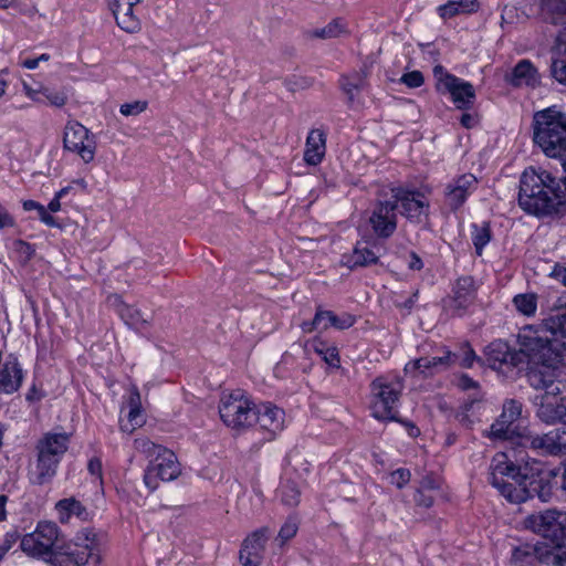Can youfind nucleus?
Returning <instances> with one entry per match:
<instances>
[{
    "mask_svg": "<svg viewBox=\"0 0 566 566\" xmlns=\"http://www.w3.org/2000/svg\"><path fill=\"white\" fill-rule=\"evenodd\" d=\"M56 509L60 512V521L65 523L72 514L81 517L85 513L84 506L75 499H64L56 503Z\"/></svg>",
    "mask_w": 566,
    "mask_h": 566,
    "instance_id": "72a5a7b5",
    "label": "nucleus"
},
{
    "mask_svg": "<svg viewBox=\"0 0 566 566\" xmlns=\"http://www.w3.org/2000/svg\"><path fill=\"white\" fill-rule=\"evenodd\" d=\"M107 6L112 13H116L118 10H120L123 7H127V4H138L140 0H106Z\"/></svg>",
    "mask_w": 566,
    "mask_h": 566,
    "instance_id": "bf43d9fd",
    "label": "nucleus"
},
{
    "mask_svg": "<svg viewBox=\"0 0 566 566\" xmlns=\"http://www.w3.org/2000/svg\"><path fill=\"white\" fill-rule=\"evenodd\" d=\"M391 199L400 205L401 214L411 222L420 223L422 216H427L428 202L421 199V195L401 187L391 188Z\"/></svg>",
    "mask_w": 566,
    "mask_h": 566,
    "instance_id": "2eb2a0df",
    "label": "nucleus"
},
{
    "mask_svg": "<svg viewBox=\"0 0 566 566\" xmlns=\"http://www.w3.org/2000/svg\"><path fill=\"white\" fill-rule=\"evenodd\" d=\"M45 96L52 105L57 107H61L66 103V96L60 92H49Z\"/></svg>",
    "mask_w": 566,
    "mask_h": 566,
    "instance_id": "052dcab7",
    "label": "nucleus"
},
{
    "mask_svg": "<svg viewBox=\"0 0 566 566\" xmlns=\"http://www.w3.org/2000/svg\"><path fill=\"white\" fill-rule=\"evenodd\" d=\"M148 107L147 101H134L130 103L122 104L119 107V112L123 116H138L144 113Z\"/></svg>",
    "mask_w": 566,
    "mask_h": 566,
    "instance_id": "a19ab883",
    "label": "nucleus"
},
{
    "mask_svg": "<svg viewBox=\"0 0 566 566\" xmlns=\"http://www.w3.org/2000/svg\"><path fill=\"white\" fill-rule=\"evenodd\" d=\"M553 556H556V548H551L547 545L525 544L513 551L511 562L514 566H533L535 562L553 566V562H551Z\"/></svg>",
    "mask_w": 566,
    "mask_h": 566,
    "instance_id": "dca6fc26",
    "label": "nucleus"
},
{
    "mask_svg": "<svg viewBox=\"0 0 566 566\" xmlns=\"http://www.w3.org/2000/svg\"><path fill=\"white\" fill-rule=\"evenodd\" d=\"M219 413L222 421L233 429L250 427L256 420L254 405L241 390H235L221 398Z\"/></svg>",
    "mask_w": 566,
    "mask_h": 566,
    "instance_id": "0eeeda50",
    "label": "nucleus"
},
{
    "mask_svg": "<svg viewBox=\"0 0 566 566\" xmlns=\"http://www.w3.org/2000/svg\"><path fill=\"white\" fill-rule=\"evenodd\" d=\"M411 473L408 469H397L390 473V483L396 485L398 489H402L410 481Z\"/></svg>",
    "mask_w": 566,
    "mask_h": 566,
    "instance_id": "c03bdc74",
    "label": "nucleus"
},
{
    "mask_svg": "<svg viewBox=\"0 0 566 566\" xmlns=\"http://www.w3.org/2000/svg\"><path fill=\"white\" fill-rule=\"evenodd\" d=\"M474 401H470L463 405L461 410H459L455 415L457 420L467 429H470L473 424V420L471 419L469 411L473 407Z\"/></svg>",
    "mask_w": 566,
    "mask_h": 566,
    "instance_id": "de8ad7c7",
    "label": "nucleus"
},
{
    "mask_svg": "<svg viewBox=\"0 0 566 566\" xmlns=\"http://www.w3.org/2000/svg\"><path fill=\"white\" fill-rule=\"evenodd\" d=\"M400 81L408 87L416 88L423 84L424 78L420 71H412L403 74Z\"/></svg>",
    "mask_w": 566,
    "mask_h": 566,
    "instance_id": "49530a36",
    "label": "nucleus"
},
{
    "mask_svg": "<svg viewBox=\"0 0 566 566\" xmlns=\"http://www.w3.org/2000/svg\"><path fill=\"white\" fill-rule=\"evenodd\" d=\"M505 81L514 87H536L539 84V75L530 60H521L512 72L505 75Z\"/></svg>",
    "mask_w": 566,
    "mask_h": 566,
    "instance_id": "6ab92c4d",
    "label": "nucleus"
},
{
    "mask_svg": "<svg viewBox=\"0 0 566 566\" xmlns=\"http://www.w3.org/2000/svg\"><path fill=\"white\" fill-rule=\"evenodd\" d=\"M113 298L114 303L117 304V311L120 317L125 321L126 324L132 326L149 325L151 321L150 315L145 317L139 310L123 303L117 295H114Z\"/></svg>",
    "mask_w": 566,
    "mask_h": 566,
    "instance_id": "7c9ffc66",
    "label": "nucleus"
},
{
    "mask_svg": "<svg viewBox=\"0 0 566 566\" xmlns=\"http://www.w3.org/2000/svg\"><path fill=\"white\" fill-rule=\"evenodd\" d=\"M72 559L73 566H98L101 563V555L98 546H90L88 544L75 543L69 546L60 560Z\"/></svg>",
    "mask_w": 566,
    "mask_h": 566,
    "instance_id": "a211bd4d",
    "label": "nucleus"
},
{
    "mask_svg": "<svg viewBox=\"0 0 566 566\" xmlns=\"http://www.w3.org/2000/svg\"><path fill=\"white\" fill-rule=\"evenodd\" d=\"M490 239V229L488 227H482L481 229L476 230L475 234L473 235V244L479 255L482 254V250L489 243Z\"/></svg>",
    "mask_w": 566,
    "mask_h": 566,
    "instance_id": "79ce46f5",
    "label": "nucleus"
},
{
    "mask_svg": "<svg viewBox=\"0 0 566 566\" xmlns=\"http://www.w3.org/2000/svg\"><path fill=\"white\" fill-rule=\"evenodd\" d=\"M326 137L319 129L310 132L306 138V148L304 151V160L311 166L318 165L325 156Z\"/></svg>",
    "mask_w": 566,
    "mask_h": 566,
    "instance_id": "5701e85b",
    "label": "nucleus"
},
{
    "mask_svg": "<svg viewBox=\"0 0 566 566\" xmlns=\"http://www.w3.org/2000/svg\"><path fill=\"white\" fill-rule=\"evenodd\" d=\"M522 405L516 400L506 401L500 418L491 426L490 436L494 439L507 440L515 433L514 422L520 418Z\"/></svg>",
    "mask_w": 566,
    "mask_h": 566,
    "instance_id": "f3484780",
    "label": "nucleus"
},
{
    "mask_svg": "<svg viewBox=\"0 0 566 566\" xmlns=\"http://www.w3.org/2000/svg\"><path fill=\"white\" fill-rule=\"evenodd\" d=\"M347 25L346 22L342 18L333 19L327 25L323 28H317L312 31H308L307 35L311 39H336L342 36L343 34H347Z\"/></svg>",
    "mask_w": 566,
    "mask_h": 566,
    "instance_id": "c756f323",
    "label": "nucleus"
},
{
    "mask_svg": "<svg viewBox=\"0 0 566 566\" xmlns=\"http://www.w3.org/2000/svg\"><path fill=\"white\" fill-rule=\"evenodd\" d=\"M521 443L547 455L566 454V422L544 434L527 433L521 437Z\"/></svg>",
    "mask_w": 566,
    "mask_h": 566,
    "instance_id": "9b49d317",
    "label": "nucleus"
},
{
    "mask_svg": "<svg viewBox=\"0 0 566 566\" xmlns=\"http://www.w3.org/2000/svg\"><path fill=\"white\" fill-rule=\"evenodd\" d=\"M475 298L474 281L471 276L458 279L453 296L443 300V311L450 316H461Z\"/></svg>",
    "mask_w": 566,
    "mask_h": 566,
    "instance_id": "4468645a",
    "label": "nucleus"
},
{
    "mask_svg": "<svg viewBox=\"0 0 566 566\" xmlns=\"http://www.w3.org/2000/svg\"><path fill=\"white\" fill-rule=\"evenodd\" d=\"M557 51L560 55L566 56V31L562 32L557 38ZM551 72L553 77L560 84L566 83V61L555 60L552 63Z\"/></svg>",
    "mask_w": 566,
    "mask_h": 566,
    "instance_id": "473e14b6",
    "label": "nucleus"
},
{
    "mask_svg": "<svg viewBox=\"0 0 566 566\" xmlns=\"http://www.w3.org/2000/svg\"><path fill=\"white\" fill-rule=\"evenodd\" d=\"M135 6L136 4H127V7H123L120 10L113 14L117 25L127 33H137L142 29L140 20L134 13Z\"/></svg>",
    "mask_w": 566,
    "mask_h": 566,
    "instance_id": "c85d7f7f",
    "label": "nucleus"
},
{
    "mask_svg": "<svg viewBox=\"0 0 566 566\" xmlns=\"http://www.w3.org/2000/svg\"><path fill=\"white\" fill-rule=\"evenodd\" d=\"M530 385L537 389L543 390L548 382V380L553 377L552 375H545L539 370H532L527 375Z\"/></svg>",
    "mask_w": 566,
    "mask_h": 566,
    "instance_id": "a18cd8bd",
    "label": "nucleus"
},
{
    "mask_svg": "<svg viewBox=\"0 0 566 566\" xmlns=\"http://www.w3.org/2000/svg\"><path fill=\"white\" fill-rule=\"evenodd\" d=\"M518 205L536 217H563L566 213V187L549 171L528 167L520 178Z\"/></svg>",
    "mask_w": 566,
    "mask_h": 566,
    "instance_id": "7ed1b4c3",
    "label": "nucleus"
},
{
    "mask_svg": "<svg viewBox=\"0 0 566 566\" xmlns=\"http://www.w3.org/2000/svg\"><path fill=\"white\" fill-rule=\"evenodd\" d=\"M59 538V528L52 522L39 523L36 530L24 535L21 539V549L31 556H42L52 553Z\"/></svg>",
    "mask_w": 566,
    "mask_h": 566,
    "instance_id": "9d476101",
    "label": "nucleus"
},
{
    "mask_svg": "<svg viewBox=\"0 0 566 566\" xmlns=\"http://www.w3.org/2000/svg\"><path fill=\"white\" fill-rule=\"evenodd\" d=\"M317 312L321 321V329L323 331L327 329L329 326L337 329H347L356 322V317L349 313H342L337 315L332 311L321 308H317Z\"/></svg>",
    "mask_w": 566,
    "mask_h": 566,
    "instance_id": "cd10ccee",
    "label": "nucleus"
},
{
    "mask_svg": "<svg viewBox=\"0 0 566 566\" xmlns=\"http://www.w3.org/2000/svg\"><path fill=\"white\" fill-rule=\"evenodd\" d=\"M298 530V521L296 516H290L279 532V538L284 544L286 541L293 538Z\"/></svg>",
    "mask_w": 566,
    "mask_h": 566,
    "instance_id": "ea45409f",
    "label": "nucleus"
},
{
    "mask_svg": "<svg viewBox=\"0 0 566 566\" xmlns=\"http://www.w3.org/2000/svg\"><path fill=\"white\" fill-rule=\"evenodd\" d=\"M301 328L304 333H312L315 329H321V321H319L318 312L316 311V314L311 322H303L301 325Z\"/></svg>",
    "mask_w": 566,
    "mask_h": 566,
    "instance_id": "680f3d73",
    "label": "nucleus"
},
{
    "mask_svg": "<svg viewBox=\"0 0 566 566\" xmlns=\"http://www.w3.org/2000/svg\"><path fill=\"white\" fill-rule=\"evenodd\" d=\"M552 276L559 280L566 286V268L556 264L552 271Z\"/></svg>",
    "mask_w": 566,
    "mask_h": 566,
    "instance_id": "338daca9",
    "label": "nucleus"
},
{
    "mask_svg": "<svg viewBox=\"0 0 566 566\" xmlns=\"http://www.w3.org/2000/svg\"><path fill=\"white\" fill-rule=\"evenodd\" d=\"M322 347H316L315 352L322 356V358L329 365V366H338L339 364V357L338 352L335 347H325L323 344H321Z\"/></svg>",
    "mask_w": 566,
    "mask_h": 566,
    "instance_id": "37998d69",
    "label": "nucleus"
},
{
    "mask_svg": "<svg viewBox=\"0 0 566 566\" xmlns=\"http://www.w3.org/2000/svg\"><path fill=\"white\" fill-rule=\"evenodd\" d=\"M63 149L76 154L84 164H90L95 159L96 142L88 128L70 120L63 132Z\"/></svg>",
    "mask_w": 566,
    "mask_h": 566,
    "instance_id": "1a4fd4ad",
    "label": "nucleus"
},
{
    "mask_svg": "<svg viewBox=\"0 0 566 566\" xmlns=\"http://www.w3.org/2000/svg\"><path fill=\"white\" fill-rule=\"evenodd\" d=\"M458 358L455 354L448 352L442 357H421L408 363L405 366L406 373H415L419 371L424 374L427 370H433L438 368H447L453 359Z\"/></svg>",
    "mask_w": 566,
    "mask_h": 566,
    "instance_id": "393cba45",
    "label": "nucleus"
},
{
    "mask_svg": "<svg viewBox=\"0 0 566 566\" xmlns=\"http://www.w3.org/2000/svg\"><path fill=\"white\" fill-rule=\"evenodd\" d=\"M403 384L399 378L377 377L370 384V410L381 421H400L395 407L401 396Z\"/></svg>",
    "mask_w": 566,
    "mask_h": 566,
    "instance_id": "423d86ee",
    "label": "nucleus"
},
{
    "mask_svg": "<svg viewBox=\"0 0 566 566\" xmlns=\"http://www.w3.org/2000/svg\"><path fill=\"white\" fill-rule=\"evenodd\" d=\"M543 390L544 394H541L539 396H551L553 397V400H558L556 396L562 392V384L559 381H555L552 377Z\"/></svg>",
    "mask_w": 566,
    "mask_h": 566,
    "instance_id": "3c124183",
    "label": "nucleus"
},
{
    "mask_svg": "<svg viewBox=\"0 0 566 566\" xmlns=\"http://www.w3.org/2000/svg\"><path fill=\"white\" fill-rule=\"evenodd\" d=\"M476 184V178L471 175H462L448 186L447 201L452 210H457L465 201L470 189Z\"/></svg>",
    "mask_w": 566,
    "mask_h": 566,
    "instance_id": "412c9836",
    "label": "nucleus"
},
{
    "mask_svg": "<svg viewBox=\"0 0 566 566\" xmlns=\"http://www.w3.org/2000/svg\"><path fill=\"white\" fill-rule=\"evenodd\" d=\"M397 201L379 198L369 217V223L378 238H389L397 229Z\"/></svg>",
    "mask_w": 566,
    "mask_h": 566,
    "instance_id": "ddd939ff",
    "label": "nucleus"
},
{
    "mask_svg": "<svg viewBox=\"0 0 566 566\" xmlns=\"http://www.w3.org/2000/svg\"><path fill=\"white\" fill-rule=\"evenodd\" d=\"M378 262V254L366 244L357 243L352 255L347 260L349 268L368 266Z\"/></svg>",
    "mask_w": 566,
    "mask_h": 566,
    "instance_id": "2f4dec72",
    "label": "nucleus"
},
{
    "mask_svg": "<svg viewBox=\"0 0 566 566\" xmlns=\"http://www.w3.org/2000/svg\"><path fill=\"white\" fill-rule=\"evenodd\" d=\"M87 470L91 475L96 476L99 480V482L102 483V481H103L102 462L98 458H92L88 461Z\"/></svg>",
    "mask_w": 566,
    "mask_h": 566,
    "instance_id": "4d7b16f0",
    "label": "nucleus"
},
{
    "mask_svg": "<svg viewBox=\"0 0 566 566\" xmlns=\"http://www.w3.org/2000/svg\"><path fill=\"white\" fill-rule=\"evenodd\" d=\"M77 542L83 545L88 544L90 546H97L96 534L92 530H83L76 537Z\"/></svg>",
    "mask_w": 566,
    "mask_h": 566,
    "instance_id": "5fc2aeb1",
    "label": "nucleus"
},
{
    "mask_svg": "<svg viewBox=\"0 0 566 566\" xmlns=\"http://www.w3.org/2000/svg\"><path fill=\"white\" fill-rule=\"evenodd\" d=\"M461 3H455L454 0L449 1L438 8L439 14L442 19H449L460 13Z\"/></svg>",
    "mask_w": 566,
    "mask_h": 566,
    "instance_id": "09e8293b",
    "label": "nucleus"
},
{
    "mask_svg": "<svg viewBox=\"0 0 566 566\" xmlns=\"http://www.w3.org/2000/svg\"><path fill=\"white\" fill-rule=\"evenodd\" d=\"M415 500L418 505L430 507L433 504L434 496L430 492H424V495L421 496V492L418 491Z\"/></svg>",
    "mask_w": 566,
    "mask_h": 566,
    "instance_id": "e2e57ef3",
    "label": "nucleus"
},
{
    "mask_svg": "<svg viewBox=\"0 0 566 566\" xmlns=\"http://www.w3.org/2000/svg\"><path fill=\"white\" fill-rule=\"evenodd\" d=\"M439 489L438 481L432 476H426L422 479L419 488V492H421V496L424 495V492H434Z\"/></svg>",
    "mask_w": 566,
    "mask_h": 566,
    "instance_id": "603ef678",
    "label": "nucleus"
},
{
    "mask_svg": "<svg viewBox=\"0 0 566 566\" xmlns=\"http://www.w3.org/2000/svg\"><path fill=\"white\" fill-rule=\"evenodd\" d=\"M256 411V420L263 429L275 433L283 429L284 411L271 403H263Z\"/></svg>",
    "mask_w": 566,
    "mask_h": 566,
    "instance_id": "4be33fe9",
    "label": "nucleus"
},
{
    "mask_svg": "<svg viewBox=\"0 0 566 566\" xmlns=\"http://www.w3.org/2000/svg\"><path fill=\"white\" fill-rule=\"evenodd\" d=\"M38 213H39L40 220L42 222H44L46 226H49V227H57L59 226L55 218L52 217L44 207L40 208Z\"/></svg>",
    "mask_w": 566,
    "mask_h": 566,
    "instance_id": "0e129e2a",
    "label": "nucleus"
},
{
    "mask_svg": "<svg viewBox=\"0 0 566 566\" xmlns=\"http://www.w3.org/2000/svg\"><path fill=\"white\" fill-rule=\"evenodd\" d=\"M19 535L17 533H8L3 539V543L0 545V560L3 556L11 549V547L18 541Z\"/></svg>",
    "mask_w": 566,
    "mask_h": 566,
    "instance_id": "864d4df0",
    "label": "nucleus"
},
{
    "mask_svg": "<svg viewBox=\"0 0 566 566\" xmlns=\"http://www.w3.org/2000/svg\"><path fill=\"white\" fill-rule=\"evenodd\" d=\"M15 222L13 217L8 212V210L0 203V229L3 228H12Z\"/></svg>",
    "mask_w": 566,
    "mask_h": 566,
    "instance_id": "13d9d810",
    "label": "nucleus"
},
{
    "mask_svg": "<svg viewBox=\"0 0 566 566\" xmlns=\"http://www.w3.org/2000/svg\"><path fill=\"white\" fill-rule=\"evenodd\" d=\"M399 422L406 427L407 432L411 438H417L420 434L419 428L413 422L402 419H400Z\"/></svg>",
    "mask_w": 566,
    "mask_h": 566,
    "instance_id": "774afa93",
    "label": "nucleus"
},
{
    "mask_svg": "<svg viewBox=\"0 0 566 566\" xmlns=\"http://www.w3.org/2000/svg\"><path fill=\"white\" fill-rule=\"evenodd\" d=\"M135 449L150 459L153 463L167 448L156 444L148 438H138L134 441Z\"/></svg>",
    "mask_w": 566,
    "mask_h": 566,
    "instance_id": "c9c22d12",
    "label": "nucleus"
},
{
    "mask_svg": "<svg viewBox=\"0 0 566 566\" xmlns=\"http://www.w3.org/2000/svg\"><path fill=\"white\" fill-rule=\"evenodd\" d=\"M261 557L262 556L259 554L242 548L239 556L242 566H259L261 563Z\"/></svg>",
    "mask_w": 566,
    "mask_h": 566,
    "instance_id": "8fccbe9b",
    "label": "nucleus"
},
{
    "mask_svg": "<svg viewBox=\"0 0 566 566\" xmlns=\"http://www.w3.org/2000/svg\"><path fill=\"white\" fill-rule=\"evenodd\" d=\"M534 405L536 406V416L547 424L562 421L560 401L553 400L551 396H535Z\"/></svg>",
    "mask_w": 566,
    "mask_h": 566,
    "instance_id": "b1692460",
    "label": "nucleus"
},
{
    "mask_svg": "<svg viewBox=\"0 0 566 566\" xmlns=\"http://www.w3.org/2000/svg\"><path fill=\"white\" fill-rule=\"evenodd\" d=\"M443 83L458 108H468L473 104L475 93L471 83L462 82L451 74H446Z\"/></svg>",
    "mask_w": 566,
    "mask_h": 566,
    "instance_id": "aec40b11",
    "label": "nucleus"
},
{
    "mask_svg": "<svg viewBox=\"0 0 566 566\" xmlns=\"http://www.w3.org/2000/svg\"><path fill=\"white\" fill-rule=\"evenodd\" d=\"M534 143L552 158L566 154V114L556 106L536 112L533 117Z\"/></svg>",
    "mask_w": 566,
    "mask_h": 566,
    "instance_id": "20e7f679",
    "label": "nucleus"
},
{
    "mask_svg": "<svg viewBox=\"0 0 566 566\" xmlns=\"http://www.w3.org/2000/svg\"><path fill=\"white\" fill-rule=\"evenodd\" d=\"M513 303L518 312L524 315H532L536 311V297L533 294H518L513 298Z\"/></svg>",
    "mask_w": 566,
    "mask_h": 566,
    "instance_id": "4c0bfd02",
    "label": "nucleus"
},
{
    "mask_svg": "<svg viewBox=\"0 0 566 566\" xmlns=\"http://www.w3.org/2000/svg\"><path fill=\"white\" fill-rule=\"evenodd\" d=\"M301 491L295 482L289 481L282 488V503L295 507L300 503Z\"/></svg>",
    "mask_w": 566,
    "mask_h": 566,
    "instance_id": "e433bc0d",
    "label": "nucleus"
},
{
    "mask_svg": "<svg viewBox=\"0 0 566 566\" xmlns=\"http://www.w3.org/2000/svg\"><path fill=\"white\" fill-rule=\"evenodd\" d=\"M489 482L510 503H524L533 496L548 502L552 483L539 468L516 464L506 453H496L490 464Z\"/></svg>",
    "mask_w": 566,
    "mask_h": 566,
    "instance_id": "f03ea898",
    "label": "nucleus"
},
{
    "mask_svg": "<svg viewBox=\"0 0 566 566\" xmlns=\"http://www.w3.org/2000/svg\"><path fill=\"white\" fill-rule=\"evenodd\" d=\"M553 566H566V549H556V556L551 557Z\"/></svg>",
    "mask_w": 566,
    "mask_h": 566,
    "instance_id": "69168bd1",
    "label": "nucleus"
},
{
    "mask_svg": "<svg viewBox=\"0 0 566 566\" xmlns=\"http://www.w3.org/2000/svg\"><path fill=\"white\" fill-rule=\"evenodd\" d=\"M266 533L268 528H260L253 532L243 541L241 548L262 556V552L264 551V545L268 538Z\"/></svg>",
    "mask_w": 566,
    "mask_h": 566,
    "instance_id": "f704fd0d",
    "label": "nucleus"
},
{
    "mask_svg": "<svg viewBox=\"0 0 566 566\" xmlns=\"http://www.w3.org/2000/svg\"><path fill=\"white\" fill-rule=\"evenodd\" d=\"M366 77L367 74L363 70L340 76L339 85L342 91L347 95L349 104H353L355 102V97L365 88L367 84Z\"/></svg>",
    "mask_w": 566,
    "mask_h": 566,
    "instance_id": "a878e982",
    "label": "nucleus"
},
{
    "mask_svg": "<svg viewBox=\"0 0 566 566\" xmlns=\"http://www.w3.org/2000/svg\"><path fill=\"white\" fill-rule=\"evenodd\" d=\"M67 444L66 433L48 432L38 441L36 460L29 470V480L32 484L43 485L52 481Z\"/></svg>",
    "mask_w": 566,
    "mask_h": 566,
    "instance_id": "39448f33",
    "label": "nucleus"
},
{
    "mask_svg": "<svg viewBox=\"0 0 566 566\" xmlns=\"http://www.w3.org/2000/svg\"><path fill=\"white\" fill-rule=\"evenodd\" d=\"M565 512L546 510L533 513L523 521V526L531 532L549 539L556 549H560L566 539Z\"/></svg>",
    "mask_w": 566,
    "mask_h": 566,
    "instance_id": "6e6552de",
    "label": "nucleus"
},
{
    "mask_svg": "<svg viewBox=\"0 0 566 566\" xmlns=\"http://www.w3.org/2000/svg\"><path fill=\"white\" fill-rule=\"evenodd\" d=\"M180 474V465L177 461L175 453L166 449L153 463H150L145 472V484L155 490L157 479L161 481H172Z\"/></svg>",
    "mask_w": 566,
    "mask_h": 566,
    "instance_id": "f8f14e48",
    "label": "nucleus"
},
{
    "mask_svg": "<svg viewBox=\"0 0 566 566\" xmlns=\"http://www.w3.org/2000/svg\"><path fill=\"white\" fill-rule=\"evenodd\" d=\"M541 12L551 24H566V0H541Z\"/></svg>",
    "mask_w": 566,
    "mask_h": 566,
    "instance_id": "bb28decb",
    "label": "nucleus"
},
{
    "mask_svg": "<svg viewBox=\"0 0 566 566\" xmlns=\"http://www.w3.org/2000/svg\"><path fill=\"white\" fill-rule=\"evenodd\" d=\"M520 350H511L502 340L486 346L492 368L506 364L518 367L532 360L549 368L566 366V308L557 310L539 325H528L518 333Z\"/></svg>",
    "mask_w": 566,
    "mask_h": 566,
    "instance_id": "f257e3e1",
    "label": "nucleus"
},
{
    "mask_svg": "<svg viewBox=\"0 0 566 566\" xmlns=\"http://www.w3.org/2000/svg\"><path fill=\"white\" fill-rule=\"evenodd\" d=\"M128 406H129V412H128L129 421L137 426H142V421H139L142 401H140L139 391L136 387H134L130 391L129 399H128Z\"/></svg>",
    "mask_w": 566,
    "mask_h": 566,
    "instance_id": "58836bf2",
    "label": "nucleus"
},
{
    "mask_svg": "<svg viewBox=\"0 0 566 566\" xmlns=\"http://www.w3.org/2000/svg\"><path fill=\"white\" fill-rule=\"evenodd\" d=\"M462 350L463 355L461 357L460 365L462 367L470 368L475 359L474 350L469 345H464Z\"/></svg>",
    "mask_w": 566,
    "mask_h": 566,
    "instance_id": "6e6d98bb",
    "label": "nucleus"
}]
</instances>
